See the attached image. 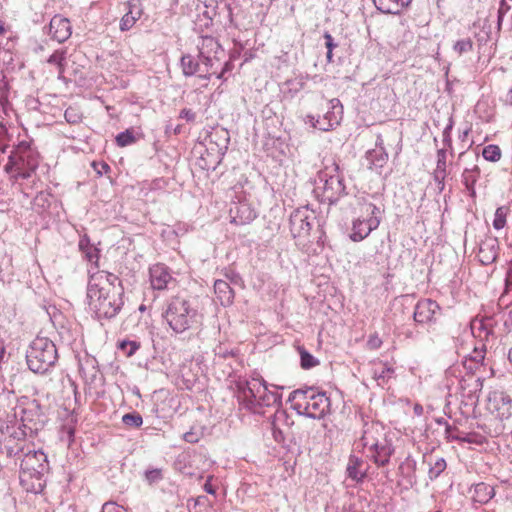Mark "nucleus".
Returning <instances> with one entry per match:
<instances>
[{
  "instance_id": "nucleus-5",
  "label": "nucleus",
  "mask_w": 512,
  "mask_h": 512,
  "mask_svg": "<svg viewBox=\"0 0 512 512\" xmlns=\"http://www.w3.org/2000/svg\"><path fill=\"white\" fill-rule=\"evenodd\" d=\"M105 286L97 289H87L90 308L98 319L114 318L124 305L123 287H110L107 284Z\"/></svg>"
},
{
  "instance_id": "nucleus-47",
  "label": "nucleus",
  "mask_w": 512,
  "mask_h": 512,
  "mask_svg": "<svg viewBox=\"0 0 512 512\" xmlns=\"http://www.w3.org/2000/svg\"><path fill=\"white\" fill-rule=\"evenodd\" d=\"M81 253L83 254L84 258L88 262L93 264L95 266V268H98L99 253H100L98 248H96L93 245V246L89 247L88 249L82 250Z\"/></svg>"
},
{
  "instance_id": "nucleus-1",
  "label": "nucleus",
  "mask_w": 512,
  "mask_h": 512,
  "mask_svg": "<svg viewBox=\"0 0 512 512\" xmlns=\"http://www.w3.org/2000/svg\"><path fill=\"white\" fill-rule=\"evenodd\" d=\"M162 317L176 334L198 328L203 321V315L198 310L196 300L182 296L172 297L167 302Z\"/></svg>"
},
{
  "instance_id": "nucleus-8",
  "label": "nucleus",
  "mask_w": 512,
  "mask_h": 512,
  "mask_svg": "<svg viewBox=\"0 0 512 512\" xmlns=\"http://www.w3.org/2000/svg\"><path fill=\"white\" fill-rule=\"evenodd\" d=\"M319 172V181L323 183V200L330 205L335 204L345 194L344 178L339 171V165L331 159Z\"/></svg>"
},
{
  "instance_id": "nucleus-57",
  "label": "nucleus",
  "mask_w": 512,
  "mask_h": 512,
  "mask_svg": "<svg viewBox=\"0 0 512 512\" xmlns=\"http://www.w3.org/2000/svg\"><path fill=\"white\" fill-rule=\"evenodd\" d=\"M93 246V244L90 241V238L87 234H84L80 237V240L78 242V248L80 251L84 249H88L89 247Z\"/></svg>"
},
{
  "instance_id": "nucleus-24",
  "label": "nucleus",
  "mask_w": 512,
  "mask_h": 512,
  "mask_svg": "<svg viewBox=\"0 0 512 512\" xmlns=\"http://www.w3.org/2000/svg\"><path fill=\"white\" fill-rule=\"evenodd\" d=\"M214 292L220 304L224 307L229 306L234 300V291L230 284L224 280L214 282Z\"/></svg>"
},
{
  "instance_id": "nucleus-60",
  "label": "nucleus",
  "mask_w": 512,
  "mask_h": 512,
  "mask_svg": "<svg viewBox=\"0 0 512 512\" xmlns=\"http://www.w3.org/2000/svg\"><path fill=\"white\" fill-rule=\"evenodd\" d=\"M470 358L472 361L480 363L481 361L484 360V349L475 348Z\"/></svg>"
},
{
  "instance_id": "nucleus-41",
  "label": "nucleus",
  "mask_w": 512,
  "mask_h": 512,
  "mask_svg": "<svg viewBox=\"0 0 512 512\" xmlns=\"http://www.w3.org/2000/svg\"><path fill=\"white\" fill-rule=\"evenodd\" d=\"M33 205L37 210L44 211L50 206V194L40 191L33 199Z\"/></svg>"
},
{
  "instance_id": "nucleus-9",
  "label": "nucleus",
  "mask_w": 512,
  "mask_h": 512,
  "mask_svg": "<svg viewBox=\"0 0 512 512\" xmlns=\"http://www.w3.org/2000/svg\"><path fill=\"white\" fill-rule=\"evenodd\" d=\"M47 417L43 411L40 402L36 399L28 401L22 408L20 426L22 430L27 431V435L32 437L38 430L42 429Z\"/></svg>"
},
{
  "instance_id": "nucleus-34",
  "label": "nucleus",
  "mask_w": 512,
  "mask_h": 512,
  "mask_svg": "<svg viewBox=\"0 0 512 512\" xmlns=\"http://www.w3.org/2000/svg\"><path fill=\"white\" fill-rule=\"evenodd\" d=\"M372 374L378 385L383 386L393 376L394 369L387 365H379L373 368Z\"/></svg>"
},
{
  "instance_id": "nucleus-32",
  "label": "nucleus",
  "mask_w": 512,
  "mask_h": 512,
  "mask_svg": "<svg viewBox=\"0 0 512 512\" xmlns=\"http://www.w3.org/2000/svg\"><path fill=\"white\" fill-rule=\"evenodd\" d=\"M427 462L429 465L428 476L430 480L438 478L447 467L446 461L442 457L434 458L430 456Z\"/></svg>"
},
{
  "instance_id": "nucleus-7",
  "label": "nucleus",
  "mask_w": 512,
  "mask_h": 512,
  "mask_svg": "<svg viewBox=\"0 0 512 512\" xmlns=\"http://www.w3.org/2000/svg\"><path fill=\"white\" fill-rule=\"evenodd\" d=\"M317 218L306 208H298L294 210L289 218V226L292 237L294 238L296 245L303 251L308 252L310 244L314 241L317 244H321L322 241V230L318 229L312 232V227Z\"/></svg>"
},
{
  "instance_id": "nucleus-11",
  "label": "nucleus",
  "mask_w": 512,
  "mask_h": 512,
  "mask_svg": "<svg viewBox=\"0 0 512 512\" xmlns=\"http://www.w3.org/2000/svg\"><path fill=\"white\" fill-rule=\"evenodd\" d=\"M488 409L500 420L512 416V398L503 391H494L488 398Z\"/></svg>"
},
{
  "instance_id": "nucleus-12",
  "label": "nucleus",
  "mask_w": 512,
  "mask_h": 512,
  "mask_svg": "<svg viewBox=\"0 0 512 512\" xmlns=\"http://www.w3.org/2000/svg\"><path fill=\"white\" fill-rule=\"evenodd\" d=\"M330 409V399L325 392L318 391L310 402L304 405L299 414L305 415L312 419L323 418Z\"/></svg>"
},
{
  "instance_id": "nucleus-28",
  "label": "nucleus",
  "mask_w": 512,
  "mask_h": 512,
  "mask_svg": "<svg viewBox=\"0 0 512 512\" xmlns=\"http://www.w3.org/2000/svg\"><path fill=\"white\" fill-rule=\"evenodd\" d=\"M480 173V168L477 165L472 168H465L462 173V182L472 198L476 197L475 184L480 177Z\"/></svg>"
},
{
  "instance_id": "nucleus-27",
  "label": "nucleus",
  "mask_w": 512,
  "mask_h": 512,
  "mask_svg": "<svg viewBox=\"0 0 512 512\" xmlns=\"http://www.w3.org/2000/svg\"><path fill=\"white\" fill-rule=\"evenodd\" d=\"M364 462L361 458L350 455L348 464H347V475L350 479L355 480L356 482H361L366 476V470H362Z\"/></svg>"
},
{
  "instance_id": "nucleus-59",
  "label": "nucleus",
  "mask_w": 512,
  "mask_h": 512,
  "mask_svg": "<svg viewBox=\"0 0 512 512\" xmlns=\"http://www.w3.org/2000/svg\"><path fill=\"white\" fill-rule=\"evenodd\" d=\"M324 39H325V46L327 50L330 52H333V49L337 46L336 43H334V39L332 35L329 32L324 33Z\"/></svg>"
},
{
  "instance_id": "nucleus-55",
  "label": "nucleus",
  "mask_w": 512,
  "mask_h": 512,
  "mask_svg": "<svg viewBox=\"0 0 512 512\" xmlns=\"http://www.w3.org/2000/svg\"><path fill=\"white\" fill-rule=\"evenodd\" d=\"M179 117L181 119H185L188 122H194L196 119V114L191 109L184 108L180 111Z\"/></svg>"
},
{
  "instance_id": "nucleus-13",
  "label": "nucleus",
  "mask_w": 512,
  "mask_h": 512,
  "mask_svg": "<svg viewBox=\"0 0 512 512\" xmlns=\"http://www.w3.org/2000/svg\"><path fill=\"white\" fill-rule=\"evenodd\" d=\"M231 222L236 225L251 223L257 216L256 211L246 200L232 202L229 209Z\"/></svg>"
},
{
  "instance_id": "nucleus-25",
  "label": "nucleus",
  "mask_w": 512,
  "mask_h": 512,
  "mask_svg": "<svg viewBox=\"0 0 512 512\" xmlns=\"http://www.w3.org/2000/svg\"><path fill=\"white\" fill-rule=\"evenodd\" d=\"M128 11L120 21V29L122 31L129 30L141 15V8L139 1L128 2Z\"/></svg>"
},
{
  "instance_id": "nucleus-48",
  "label": "nucleus",
  "mask_w": 512,
  "mask_h": 512,
  "mask_svg": "<svg viewBox=\"0 0 512 512\" xmlns=\"http://www.w3.org/2000/svg\"><path fill=\"white\" fill-rule=\"evenodd\" d=\"M363 210H364V212L367 215L366 219H372L373 217H375L376 219H380L381 220V218L379 216L380 213H381V210L375 204H373L371 202L364 203L363 204Z\"/></svg>"
},
{
  "instance_id": "nucleus-4",
  "label": "nucleus",
  "mask_w": 512,
  "mask_h": 512,
  "mask_svg": "<svg viewBox=\"0 0 512 512\" xmlns=\"http://www.w3.org/2000/svg\"><path fill=\"white\" fill-rule=\"evenodd\" d=\"M39 161V152L32 141H20L10 151L5 170L16 180H28L35 175Z\"/></svg>"
},
{
  "instance_id": "nucleus-17",
  "label": "nucleus",
  "mask_w": 512,
  "mask_h": 512,
  "mask_svg": "<svg viewBox=\"0 0 512 512\" xmlns=\"http://www.w3.org/2000/svg\"><path fill=\"white\" fill-rule=\"evenodd\" d=\"M150 282L154 290H164L169 288V284L174 281L169 268L164 264H155L149 269Z\"/></svg>"
},
{
  "instance_id": "nucleus-23",
  "label": "nucleus",
  "mask_w": 512,
  "mask_h": 512,
  "mask_svg": "<svg viewBox=\"0 0 512 512\" xmlns=\"http://www.w3.org/2000/svg\"><path fill=\"white\" fill-rule=\"evenodd\" d=\"M471 332L480 341H488L489 337L493 335L492 319H474L471 322Z\"/></svg>"
},
{
  "instance_id": "nucleus-2",
  "label": "nucleus",
  "mask_w": 512,
  "mask_h": 512,
  "mask_svg": "<svg viewBox=\"0 0 512 512\" xmlns=\"http://www.w3.org/2000/svg\"><path fill=\"white\" fill-rule=\"evenodd\" d=\"M236 397L241 407L253 413H261L263 407L281 404V395L269 391L265 381L260 378L238 380Z\"/></svg>"
},
{
  "instance_id": "nucleus-21",
  "label": "nucleus",
  "mask_w": 512,
  "mask_h": 512,
  "mask_svg": "<svg viewBox=\"0 0 512 512\" xmlns=\"http://www.w3.org/2000/svg\"><path fill=\"white\" fill-rule=\"evenodd\" d=\"M469 493L471 494L473 503L484 505L495 496V489L488 483L479 482L470 487Z\"/></svg>"
},
{
  "instance_id": "nucleus-10",
  "label": "nucleus",
  "mask_w": 512,
  "mask_h": 512,
  "mask_svg": "<svg viewBox=\"0 0 512 512\" xmlns=\"http://www.w3.org/2000/svg\"><path fill=\"white\" fill-rule=\"evenodd\" d=\"M440 314V305L435 300L426 298L421 299L416 303L413 312V319L415 323L420 325H432L436 323Z\"/></svg>"
},
{
  "instance_id": "nucleus-50",
  "label": "nucleus",
  "mask_w": 512,
  "mask_h": 512,
  "mask_svg": "<svg viewBox=\"0 0 512 512\" xmlns=\"http://www.w3.org/2000/svg\"><path fill=\"white\" fill-rule=\"evenodd\" d=\"M146 480L149 483H156L162 479L161 469H151L145 472Z\"/></svg>"
},
{
  "instance_id": "nucleus-62",
  "label": "nucleus",
  "mask_w": 512,
  "mask_h": 512,
  "mask_svg": "<svg viewBox=\"0 0 512 512\" xmlns=\"http://www.w3.org/2000/svg\"><path fill=\"white\" fill-rule=\"evenodd\" d=\"M439 424L445 423L446 425V434L448 438L454 439L455 437L452 435V431L455 430L452 426H450L445 420L440 419L437 421Z\"/></svg>"
},
{
  "instance_id": "nucleus-3",
  "label": "nucleus",
  "mask_w": 512,
  "mask_h": 512,
  "mask_svg": "<svg viewBox=\"0 0 512 512\" xmlns=\"http://www.w3.org/2000/svg\"><path fill=\"white\" fill-rule=\"evenodd\" d=\"M19 480L24 490L41 493L45 487V474L49 470L47 455L42 450L27 449L22 453Z\"/></svg>"
},
{
  "instance_id": "nucleus-39",
  "label": "nucleus",
  "mask_w": 512,
  "mask_h": 512,
  "mask_svg": "<svg viewBox=\"0 0 512 512\" xmlns=\"http://www.w3.org/2000/svg\"><path fill=\"white\" fill-rule=\"evenodd\" d=\"M122 423L130 428H138L143 424V418L138 412L126 413L122 416Z\"/></svg>"
},
{
  "instance_id": "nucleus-36",
  "label": "nucleus",
  "mask_w": 512,
  "mask_h": 512,
  "mask_svg": "<svg viewBox=\"0 0 512 512\" xmlns=\"http://www.w3.org/2000/svg\"><path fill=\"white\" fill-rule=\"evenodd\" d=\"M66 59V50L60 49L56 50L50 57L47 62L49 64L56 65L59 72V77L64 73V61Z\"/></svg>"
},
{
  "instance_id": "nucleus-46",
  "label": "nucleus",
  "mask_w": 512,
  "mask_h": 512,
  "mask_svg": "<svg viewBox=\"0 0 512 512\" xmlns=\"http://www.w3.org/2000/svg\"><path fill=\"white\" fill-rule=\"evenodd\" d=\"M447 151L445 148L439 149L437 151V164L436 169L433 173H441L447 174V164H446Z\"/></svg>"
},
{
  "instance_id": "nucleus-20",
  "label": "nucleus",
  "mask_w": 512,
  "mask_h": 512,
  "mask_svg": "<svg viewBox=\"0 0 512 512\" xmlns=\"http://www.w3.org/2000/svg\"><path fill=\"white\" fill-rule=\"evenodd\" d=\"M498 250L499 246L497 239L489 237L481 241L477 257L481 264L489 265L497 259Z\"/></svg>"
},
{
  "instance_id": "nucleus-44",
  "label": "nucleus",
  "mask_w": 512,
  "mask_h": 512,
  "mask_svg": "<svg viewBox=\"0 0 512 512\" xmlns=\"http://www.w3.org/2000/svg\"><path fill=\"white\" fill-rule=\"evenodd\" d=\"M136 141L134 133L127 129L116 136V143L119 147H125L133 144Z\"/></svg>"
},
{
  "instance_id": "nucleus-6",
  "label": "nucleus",
  "mask_w": 512,
  "mask_h": 512,
  "mask_svg": "<svg viewBox=\"0 0 512 512\" xmlns=\"http://www.w3.org/2000/svg\"><path fill=\"white\" fill-rule=\"evenodd\" d=\"M59 358L55 343L47 338L37 336L26 350V363L35 374H46L55 366Z\"/></svg>"
},
{
  "instance_id": "nucleus-64",
  "label": "nucleus",
  "mask_w": 512,
  "mask_h": 512,
  "mask_svg": "<svg viewBox=\"0 0 512 512\" xmlns=\"http://www.w3.org/2000/svg\"><path fill=\"white\" fill-rule=\"evenodd\" d=\"M504 102L508 105H512V87L510 90L506 93Z\"/></svg>"
},
{
  "instance_id": "nucleus-56",
  "label": "nucleus",
  "mask_w": 512,
  "mask_h": 512,
  "mask_svg": "<svg viewBox=\"0 0 512 512\" xmlns=\"http://www.w3.org/2000/svg\"><path fill=\"white\" fill-rule=\"evenodd\" d=\"M102 512H123V509L115 502H106L102 506Z\"/></svg>"
},
{
  "instance_id": "nucleus-33",
  "label": "nucleus",
  "mask_w": 512,
  "mask_h": 512,
  "mask_svg": "<svg viewBox=\"0 0 512 512\" xmlns=\"http://www.w3.org/2000/svg\"><path fill=\"white\" fill-rule=\"evenodd\" d=\"M366 158L371 167L382 168L388 160V153L386 150L371 149L367 151Z\"/></svg>"
},
{
  "instance_id": "nucleus-63",
  "label": "nucleus",
  "mask_w": 512,
  "mask_h": 512,
  "mask_svg": "<svg viewBox=\"0 0 512 512\" xmlns=\"http://www.w3.org/2000/svg\"><path fill=\"white\" fill-rule=\"evenodd\" d=\"M204 491L208 494L214 495L216 493V489L213 487V485L210 483V481H206L204 484Z\"/></svg>"
},
{
  "instance_id": "nucleus-15",
  "label": "nucleus",
  "mask_w": 512,
  "mask_h": 512,
  "mask_svg": "<svg viewBox=\"0 0 512 512\" xmlns=\"http://www.w3.org/2000/svg\"><path fill=\"white\" fill-rule=\"evenodd\" d=\"M387 437L385 428L378 422H366L363 426L360 444L364 449H370L372 446L377 445L381 439Z\"/></svg>"
},
{
  "instance_id": "nucleus-30",
  "label": "nucleus",
  "mask_w": 512,
  "mask_h": 512,
  "mask_svg": "<svg viewBox=\"0 0 512 512\" xmlns=\"http://www.w3.org/2000/svg\"><path fill=\"white\" fill-rule=\"evenodd\" d=\"M329 111L323 117L326 121L331 123L334 127L340 124L343 114V106L339 99L333 98L329 101Z\"/></svg>"
},
{
  "instance_id": "nucleus-40",
  "label": "nucleus",
  "mask_w": 512,
  "mask_h": 512,
  "mask_svg": "<svg viewBox=\"0 0 512 512\" xmlns=\"http://www.w3.org/2000/svg\"><path fill=\"white\" fill-rule=\"evenodd\" d=\"M140 346V342L135 340H123L118 344V348L121 351H123L128 357L133 356L140 348Z\"/></svg>"
},
{
  "instance_id": "nucleus-31",
  "label": "nucleus",
  "mask_w": 512,
  "mask_h": 512,
  "mask_svg": "<svg viewBox=\"0 0 512 512\" xmlns=\"http://www.w3.org/2000/svg\"><path fill=\"white\" fill-rule=\"evenodd\" d=\"M180 65L184 76L190 77L201 70L200 63L190 54L181 57Z\"/></svg>"
},
{
  "instance_id": "nucleus-43",
  "label": "nucleus",
  "mask_w": 512,
  "mask_h": 512,
  "mask_svg": "<svg viewBox=\"0 0 512 512\" xmlns=\"http://www.w3.org/2000/svg\"><path fill=\"white\" fill-rule=\"evenodd\" d=\"M399 470L402 474H406L409 477V482L412 483L414 472L416 470V461L410 457H407L405 461L399 466Z\"/></svg>"
},
{
  "instance_id": "nucleus-49",
  "label": "nucleus",
  "mask_w": 512,
  "mask_h": 512,
  "mask_svg": "<svg viewBox=\"0 0 512 512\" xmlns=\"http://www.w3.org/2000/svg\"><path fill=\"white\" fill-rule=\"evenodd\" d=\"M199 58L201 63L206 67L205 74L199 75V77L205 80H209L211 74H209L208 72L213 66V60L210 57L205 56L204 53L201 51L199 53Z\"/></svg>"
},
{
  "instance_id": "nucleus-18",
  "label": "nucleus",
  "mask_w": 512,
  "mask_h": 512,
  "mask_svg": "<svg viewBox=\"0 0 512 512\" xmlns=\"http://www.w3.org/2000/svg\"><path fill=\"white\" fill-rule=\"evenodd\" d=\"M71 25L67 18L55 15L49 23L48 34L59 43L66 41L71 36Z\"/></svg>"
},
{
  "instance_id": "nucleus-26",
  "label": "nucleus",
  "mask_w": 512,
  "mask_h": 512,
  "mask_svg": "<svg viewBox=\"0 0 512 512\" xmlns=\"http://www.w3.org/2000/svg\"><path fill=\"white\" fill-rule=\"evenodd\" d=\"M318 391L314 387H306L294 390L291 394L289 399L295 400V406L294 408L299 412V410H302L304 408V405L306 403L310 402L311 399L316 395Z\"/></svg>"
},
{
  "instance_id": "nucleus-58",
  "label": "nucleus",
  "mask_w": 512,
  "mask_h": 512,
  "mask_svg": "<svg viewBox=\"0 0 512 512\" xmlns=\"http://www.w3.org/2000/svg\"><path fill=\"white\" fill-rule=\"evenodd\" d=\"M183 439L188 443H197L199 441V434L190 430L183 435Z\"/></svg>"
},
{
  "instance_id": "nucleus-54",
  "label": "nucleus",
  "mask_w": 512,
  "mask_h": 512,
  "mask_svg": "<svg viewBox=\"0 0 512 512\" xmlns=\"http://www.w3.org/2000/svg\"><path fill=\"white\" fill-rule=\"evenodd\" d=\"M447 174L433 173V179L437 184L438 192L441 193L445 189V178Z\"/></svg>"
},
{
  "instance_id": "nucleus-16",
  "label": "nucleus",
  "mask_w": 512,
  "mask_h": 512,
  "mask_svg": "<svg viewBox=\"0 0 512 512\" xmlns=\"http://www.w3.org/2000/svg\"><path fill=\"white\" fill-rule=\"evenodd\" d=\"M380 225V219L373 217L372 219L357 218L352 223V233L350 239L353 242L364 240L373 230Z\"/></svg>"
},
{
  "instance_id": "nucleus-52",
  "label": "nucleus",
  "mask_w": 512,
  "mask_h": 512,
  "mask_svg": "<svg viewBox=\"0 0 512 512\" xmlns=\"http://www.w3.org/2000/svg\"><path fill=\"white\" fill-rule=\"evenodd\" d=\"M65 119L68 123H78L81 120V116L73 108L66 109L64 113Z\"/></svg>"
},
{
  "instance_id": "nucleus-53",
  "label": "nucleus",
  "mask_w": 512,
  "mask_h": 512,
  "mask_svg": "<svg viewBox=\"0 0 512 512\" xmlns=\"http://www.w3.org/2000/svg\"><path fill=\"white\" fill-rule=\"evenodd\" d=\"M92 167L95 170V172L102 176L103 174H106L110 171V166L106 162H93Z\"/></svg>"
},
{
  "instance_id": "nucleus-45",
  "label": "nucleus",
  "mask_w": 512,
  "mask_h": 512,
  "mask_svg": "<svg viewBox=\"0 0 512 512\" xmlns=\"http://www.w3.org/2000/svg\"><path fill=\"white\" fill-rule=\"evenodd\" d=\"M473 49V42L470 38L460 39L453 45V50L458 54L462 55L468 53Z\"/></svg>"
},
{
  "instance_id": "nucleus-42",
  "label": "nucleus",
  "mask_w": 512,
  "mask_h": 512,
  "mask_svg": "<svg viewBox=\"0 0 512 512\" xmlns=\"http://www.w3.org/2000/svg\"><path fill=\"white\" fill-rule=\"evenodd\" d=\"M508 208L505 206L498 207L495 211V217L493 220V227L496 230H500L504 228L506 224V216H507Z\"/></svg>"
},
{
  "instance_id": "nucleus-37",
  "label": "nucleus",
  "mask_w": 512,
  "mask_h": 512,
  "mask_svg": "<svg viewBox=\"0 0 512 512\" xmlns=\"http://www.w3.org/2000/svg\"><path fill=\"white\" fill-rule=\"evenodd\" d=\"M305 122L307 124H310L313 128L321 130V131H329L334 128V126L331 123H329L328 121H326L324 119V117L316 118L313 115H307Z\"/></svg>"
},
{
  "instance_id": "nucleus-29",
  "label": "nucleus",
  "mask_w": 512,
  "mask_h": 512,
  "mask_svg": "<svg viewBox=\"0 0 512 512\" xmlns=\"http://www.w3.org/2000/svg\"><path fill=\"white\" fill-rule=\"evenodd\" d=\"M376 8L382 13L398 14L409 4L404 0H373Z\"/></svg>"
},
{
  "instance_id": "nucleus-61",
  "label": "nucleus",
  "mask_w": 512,
  "mask_h": 512,
  "mask_svg": "<svg viewBox=\"0 0 512 512\" xmlns=\"http://www.w3.org/2000/svg\"><path fill=\"white\" fill-rule=\"evenodd\" d=\"M378 150H386L384 147V140L381 134H377L376 141H375V148Z\"/></svg>"
},
{
  "instance_id": "nucleus-38",
  "label": "nucleus",
  "mask_w": 512,
  "mask_h": 512,
  "mask_svg": "<svg viewBox=\"0 0 512 512\" xmlns=\"http://www.w3.org/2000/svg\"><path fill=\"white\" fill-rule=\"evenodd\" d=\"M482 156L487 161L497 162L501 158V150L499 146L490 144L483 148Z\"/></svg>"
},
{
  "instance_id": "nucleus-19",
  "label": "nucleus",
  "mask_w": 512,
  "mask_h": 512,
  "mask_svg": "<svg viewBox=\"0 0 512 512\" xmlns=\"http://www.w3.org/2000/svg\"><path fill=\"white\" fill-rule=\"evenodd\" d=\"M88 273L90 274V280L87 289L106 287L105 284L110 287H122L120 279L113 273L107 271L92 272V269H88Z\"/></svg>"
},
{
  "instance_id": "nucleus-51",
  "label": "nucleus",
  "mask_w": 512,
  "mask_h": 512,
  "mask_svg": "<svg viewBox=\"0 0 512 512\" xmlns=\"http://www.w3.org/2000/svg\"><path fill=\"white\" fill-rule=\"evenodd\" d=\"M452 128H453V121L450 118L449 123L443 130V143L447 147H451V145H452V139H451Z\"/></svg>"
},
{
  "instance_id": "nucleus-22",
  "label": "nucleus",
  "mask_w": 512,
  "mask_h": 512,
  "mask_svg": "<svg viewBox=\"0 0 512 512\" xmlns=\"http://www.w3.org/2000/svg\"><path fill=\"white\" fill-rule=\"evenodd\" d=\"M27 431L22 430L21 427H19L17 430L13 431L9 436L4 438V448L6 451V455L8 457L16 456L18 454L24 453L25 448L24 447H18L15 444L16 440H24L27 437Z\"/></svg>"
},
{
  "instance_id": "nucleus-35",
  "label": "nucleus",
  "mask_w": 512,
  "mask_h": 512,
  "mask_svg": "<svg viewBox=\"0 0 512 512\" xmlns=\"http://www.w3.org/2000/svg\"><path fill=\"white\" fill-rule=\"evenodd\" d=\"M301 368L308 370L320 364L319 360L309 353L305 348L299 347Z\"/></svg>"
},
{
  "instance_id": "nucleus-14",
  "label": "nucleus",
  "mask_w": 512,
  "mask_h": 512,
  "mask_svg": "<svg viewBox=\"0 0 512 512\" xmlns=\"http://www.w3.org/2000/svg\"><path fill=\"white\" fill-rule=\"evenodd\" d=\"M394 451L392 440L386 437L385 439H381L377 445L368 449L367 453L368 457H370L377 466H386L390 462Z\"/></svg>"
}]
</instances>
